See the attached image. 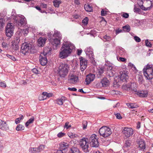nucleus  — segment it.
I'll return each mask as SVG.
<instances>
[{
    "instance_id": "nucleus-1",
    "label": "nucleus",
    "mask_w": 153,
    "mask_h": 153,
    "mask_svg": "<svg viewBox=\"0 0 153 153\" xmlns=\"http://www.w3.org/2000/svg\"><path fill=\"white\" fill-rule=\"evenodd\" d=\"M75 48L74 45L70 42L63 44L59 52V57L62 59L66 58L70 55Z\"/></svg>"
},
{
    "instance_id": "nucleus-2",
    "label": "nucleus",
    "mask_w": 153,
    "mask_h": 153,
    "mask_svg": "<svg viewBox=\"0 0 153 153\" xmlns=\"http://www.w3.org/2000/svg\"><path fill=\"white\" fill-rule=\"evenodd\" d=\"M69 67L70 66L67 63H61L57 71L58 74L61 77H65L68 74Z\"/></svg>"
},
{
    "instance_id": "nucleus-3",
    "label": "nucleus",
    "mask_w": 153,
    "mask_h": 153,
    "mask_svg": "<svg viewBox=\"0 0 153 153\" xmlns=\"http://www.w3.org/2000/svg\"><path fill=\"white\" fill-rule=\"evenodd\" d=\"M143 74L148 79H152L153 78V66L152 65L147 64L143 69Z\"/></svg>"
},
{
    "instance_id": "nucleus-4",
    "label": "nucleus",
    "mask_w": 153,
    "mask_h": 153,
    "mask_svg": "<svg viewBox=\"0 0 153 153\" xmlns=\"http://www.w3.org/2000/svg\"><path fill=\"white\" fill-rule=\"evenodd\" d=\"M99 132L100 136L105 138L109 136L112 134L111 129L105 126L101 128L99 130Z\"/></svg>"
},
{
    "instance_id": "nucleus-5",
    "label": "nucleus",
    "mask_w": 153,
    "mask_h": 153,
    "mask_svg": "<svg viewBox=\"0 0 153 153\" xmlns=\"http://www.w3.org/2000/svg\"><path fill=\"white\" fill-rule=\"evenodd\" d=\"M79 145L84 152H89V143L87 138H83L81 139L79 142Z\"/></svg>"
},
{
    "instance_id": "nucleus-6",
    "label": "nucleus",
    "mask_w": 153,
    "mask_h": 153,
    "mask_svg": "<svg viewBox=\"0 0 153 153\" xmlns=\"http://www.w3.org/2000/svg\"><path fill=\"white\" fill-rule=\"evenodd\" d=\"M14 30V25L12 23H8L7 24L6 29L5 33L6 36L11 37L13 34Z\"/></svg>"
},
{
    "instance_id": "nucleus-7",
    "label": "nucleus",
    "mask_w": 153,
    "mask_h": 153,
    "mask_svg": "<svg viewBox=\"0 0 153 153\" xmlns=\"http://www.w3.org/2000/svg\"><path fill=\"white\" fill-rule=\"evenodd\" d=\"M90 144L92 147H97L99 144L97 136L95 134H92L89 138Z\"/></svg>"
},
{
    "instance_id": "nucleus-8",
    "label": "nucleus",
    "mask_w": 153,
    "mask_h": 153,
    "mask_svg": "<svg viewBox=\"0 0 153 153\" xmlns=\"http://www.w3.org/2000/svg\"><path fill=\"white\" fill-rule=\"evenodd\" d=\"M78 77L76 76L73 72H70L68 76V82L71 84H75L77 82Z\"/></svg>"
},
{
    "instance_id": "nucleus-9",
    "label": "nucleus",
    "mask_w": 153,
    "mask_h": 153,
    "mask_svg": "<svg viewBox=\"0 0 153 153\" xmlns=\"http://www.w3.org/2000/svg\"><path fill=\"white\" fill-rule=\"evenodd\" d=\"M31 45L30 43H24L22 45L21 52L22 54L25 55L28 52L31 48Z\"/></svg>"
},
{
    "instance_id": "nucleus-10",
    "label": "nucleus",
    "mask_w": 153,
    "mask_h": 153,
    "mask_svg": "<svg viewBox=\"0 0 153 153\" xmlns=\"http://www.w3.org/2000/svg\"><path fill=\"white\" fill-rule=\"evenodd\" d=\"M13 18L16 21L18 24L19 26H24L26 24V19L23 16L22 17H20V16H15L13 17Z\"/></svg>"
},
{
    "instance_id": "nucleus-11",
    "label": "nucleus",
    "mask_w": 153,
    "mask_h": 153,
    "mask_svg": "<svg viewBox=\"0 0 153 153\" xmlns=\"http://www.w3.org/2000/svg\"><path fill=\"white\" fill-rule=\"evenodd\" d=\"M124 135L127 138L131 136L133 133V131L131 128L124 127L122 131Z\"/></svg>"
},
{
    "instance_id": "nucleus-12",
    "label": "nucleus",
    "mask_w": 153,
    "mask_h": 153,
    "mask_svg": "<svg viewBox=\"0 0 153 153\" xmlns=\"http://www.w3.org/2000/svg\"><path fill=\"white\" fill-rule=\"evenodd\" d=\"M80 61V68L82 71H84L86 68L87 60L82 57L79 58Z\"/></svg>"
},
{
    "instance_id": "nucleus-13",
    "label": "nucleus",
    "mask_w": 153,
    "mask_h": 153,
    "mask_svg": "<svg viewBox=\"0 0 153 153\" xmlns=\"http://www.w3.org/2000/svg\"><path fill=\"white\" fill-rule=\"evenodd\" d=\"M128 73L127 71L120 72V80L123 82H127L128 79Z\"/></svg>"
},
{
    "instance_id": "nucleus-14",
    "label": "nucleus",
    "mask_w": 153,
    "mask_h": 153,
    "mask_svg": "<svg viewBox=\"0 0 153 153\" xmlns=\"http://www.w3.org/2000/svg\"><path fill=\"white\" fill-rule=\"evenodd\" d=\"M136 85L134 83H130L127 85H123L122 88L125 90H128L131 89V90H134V88L136 87Z\"/></svg>"
},
{
    "instance_id": "nucleus-15",
    "label": "nucleus",
    "mask_w": 153,
    "mask_h": 153,
    "mask_svg": "<svg viewBox=\"0 0 153 153\" xmlns=\"http://www.w3.org/2000/svg\"><path fill=\"white\" fill-rule=\"evenodd\" d=\"M95 78V75L94 74H90L86 76L85 82L87 85L89 84L91 82L93 81Z\"/></svg>"
},
{
    "instance_id": "nucleus-16",
    "label": "nucleus",
    "mask_w": 153,
    "mask_h": 153,
    "mask_svg": "<svg viewBox=\"0 0 153 153\" xmlns=\"http://www.w3.org/2000/svg\"><path fill=\"white\" fill-rule=\"evenodd\" d=\"M39 61L41 64L43 66L45 65L48 61L46 57L43 54H40L39 56Z\"/></svg>"
},
{
    "instance_id": "nucleus-17",
    "label": "nucleus",
    "mask_w": 153,
    "mask_h": 153,
    "mask_svg": "<svg viewBox=\"0 0 153 153\" xmlns=\"http://www.w3.org/2000/svg\"><path fill=\"white\" fill-rule=\"evenodd\" d=\"M0 128L3 131H6L9 129V126L6 122L0 120Z\"/></svg>"
},
{
    "instance_id": "nucleus-18",
    "label": "nucleus",
    "mask_w": 153,
    "mask_h": 153,
    "mask_svg": "<svg viewBox=\"0 0 153 153\" xmlns=\"http://www.w3.org/2000/svg\"><path fill=\"white\" fill-rule=\"evenodd\" d=\"M153 5L152 2L149 0H145L144 1V6L145 10H149L150 9L151 7Z\"/></svg>"
},
{
    "instance_id": "nucleus-19",
    "label": "nucleus",
    "mask_w": 153,
    "mask_h": 153,
    "mask_svg": "<svg viewBox=\"0 0 153 153\" xmlns=\"http://www.w3.org/2000/svg\"><path fill=\"white\" fill-rule=\"evenodd\" d=\"M100 83L103 87H106L109 85L110 82L107 78H105L101 80Z\"/></svg>"
},
{
    "instance_id": "nucleus-20",
    "label": "nucleus",
    "mask_w": 153,
    "mask_h": 153,
    "mask_svg": "<svg viewBox=\"0 0 153 153\" xmlns=\"http://www.w3.org/2000/svg\"><path fill=\"white\" fill-rule=\"evenodd\" d=\"M131 142L129 140H126L123 147V149L125 151H128L131 147Z\"/></svg>"
},
{
    "instance_id": "nucleus-21",
    "label": "nucleus",
    "mask_w": 153,
    "mask_h": 153,
    "mask_svg": "<svg viewBox=\"0 0 153 153\" xmlns=\"http://www.w3.org/2000/svg\"><path fill=\"white\" fill-rule=\"evenodd\" d=\"M137 94L140 97H146L148 95V92L146 91H140L137 92Z\"/></svg>"
},
{
    "instance_id": "nucleus-22",
    "label": "nucleus",
    "mask_w": 153,
    "mask_h": 153,
    "mask_svg": "<svg viewBox=\"0 0 153 153\" xmlns=\"http://www.w3.org/2000/svg\"><path fill=\"white\" fill-rule=\"evenodd\" d=\"M46 40L45 38L40 37L38 40V45L39 46H42L44 45Z\"/></svg>"
},
{
    "instance_id": "nucleus-23",
    "label": "nucleus",
    "mask_w": 153,
    "mask_h": 153,
    "mask_svg": "<svg viewBox=\"0 0 153 153\" xmlns=\"http://www.w3.org/2000/svg\"><path fill=\"white\" fill-rule=\"evenodd\" d=\"M59 145L60 148L64 150L68 147L69 143L68 142H62L60 143Z\"/></svg>"
},
{
    "instance_id": "nucleus-24",
    "label": "nucleus",
    "mask_w": 153,
    "mask_h": 153,
    "mask_svg": "<svg viewBox=\"0 0 153 153\" xmlns=\"http://www.w3.org/2000/svg\"><path fill=\"white\" fill-rule=\"evenodd\" d=\"M51 48L46 47L45 48L43 53L41 54H43L44 56H45L47 54H49L51 53Z\"/></svg>"
},
{
    "instance_id": "nucleus-25",
    "label": "nucleus",
    "mask_w": 153,
    "mask_h": 153,
    "mask_svg": "<svg viewBox=\"0 0 153 153\" xmlns=\"http://www.w3.org/2000/svg\"><path fill=\"white\" fill-rule=\"evenodd\" d=\"M61 39L56 38L53 39L52 44L53 45L56 47L58 45L60 44V41Z\"/></svg>"
},
{
    "instance_id": "nucleus-26",
    "label": "nucleus",
    "mask_w": 153,
    "mask_h": 153,
    "mask_svg": "<svg viewBox=\"0 0 153 153\" xmlns=\"http://www.w3.org/2000/svg\"><path fill=\"white\" fill-rule=\"evenodd\" d=\"M138 144L139 145V147L141 149H145V144L144 141L142 140H140L139 141Z\"/></svg>"
},
{
    "instance_id": "nucleus-27",
    "label": "nucleus",
    "mask_w": 153,
    "mask_h": 153,
    "mask_svg": "<svg viewBox=\"0 0 153 153\" xmlns=\"http://www.w3.org/2000/svg\"><path fill=\"white\" fill-rule=\"evenodd\" d=\"M11 43L10 47L12 49L14 50H17L19 49V46L18 44H16L15 42L13 41L11 42Z\"/></svg>"
},
{
    "instance_id": "nucleus-28",
    "label": "nucleus",
    "mask_w": 153,
    "mask_h": 153,
    "mask_svg": "<svg viewBox=\"0 0 153 153\" xmlns=\"http://www.w3.org/2000/svg\"><path fill=\"white\" fill-rule=\"evenodd\" d=\"M65 100V97H63L60 99H58L56 100L57 103L60 105H62Z\"/></svg>"
},
{
    "instance_id": "nucleus-29",
    "label": "nucleus",
    "mask_w": 153,
    "mask_h": 153,
    "mask_svg": "<svg viewBox=\"0 0 153 153\" xmlns=\"http://www.w3.org/2000/svg\"><path fill=\"white\" fill-rule=\"evenodd\" d=\"M145 0H139L138 1L137 4L140 8L142 10H145V6L143 5L144 4Z\"/></svg>"
},
{
    "instance_id": "nucleus-30",
    "label": "nucleus",
    "mask_w": 153,
    "mask_h": 153,
    "mask_svg": "<svg viewBox=\"0 0 153 153\" xmlns=\"http://www.w3.org/2000/svg\"><path fill=\"white\" fill-rule=\"evenodd\" d=\"M84 8L88 12H91L93 10L92 7L88 4H85L84 5Z\"/></svg>"
},
{
    "instance_id": "nucleus-31",
    "label": "nucleus",
    "mask_w": 153,
    "mask_h": 153,
    "mask_svg": "<svg viewBox=\"0 0 153 153\" xmlns=\"http://www.w3.org/2000/svg\"><path fill=\"white\" fill-rule=\"evenodd\" d=\"M34 120V117H32L25 123V125L26 127H27L30 124L32 123Z\"/></svg>"
},
{
    "instance_id": "nucleus-32",
    "label": "nucleus",
    "mask_w": 153,
    "mask_h": 153,
    "mask_svg": "<svg viewBox=\"0 0 153 153\" xmlns=\"http://www.w3.org/2000/svg\"><path fill=\"white\" fill-rule=\"evenodd\" d=\"M70 153H80L79 149L76 147H72L70 151Z\"/></svg>"
},
{
    "instance_id": "nucleus-33",
    "label": "nucleus",
    "mask_w": 153,
    "mask_h": 153,
    "mask_svg": "<svg viewBox=\"0 0 153 153\" xmlns=\"http://www.w3.org/2000/svg\"><path fill=\"white\" fill-rule=\"evenodd\" d=\"M88 53V54L86 53V55L88 56L90 59L92 60H93L94 59V58L93 50Z\"/></svg>"
},
{
    "instance_id": "nucleus-34",
    "label": "nucleus",
    "mask_w": 153,
    "mask_h": 153,
    "mask_svg": "<svg viewBox=\"0 0 153 153\" xmlns=\"http://www.w3.org/2000/svg\"><path fill=\"white\" fill-rule=\"evenodd\" d=\"M53 36L56 38L62 39L61 35L60 33L57 31L56 30L54 31Z\"/></svg>"
},
{
    "instance_id": "nucleus-35",
    "label": "nucleus",
    "mask_w": 153,
    "mask_h": 153,
    "mask_svg": "<svg viewBox=\"0 0 153 153\" xmlns=\"http://www.w3.org/2000/svg\"><path fill=\"white\" fill-rule=\"evenodd\" d=\"M53 3L55 7H58L61 3V1L60 0H54Z\"/></svg>"
},
{
    "instance_id": "nucleus-36",
    "label": "nucleus",
    "mask_w": 153,
    "mask_h": 153,
    "mask_svg": "<svg viewBox=\"0 0 153 153\" xmlns=\"http://www.w3.org/2000/svg\"><path fill=\"white\" fill-rule=\"evenodd\" d=\"M24 128L25 127L24 126L21 124H19L16 127V131H18L23 130Z\"/></svg>"
},
{
    "instance_id": "nucleus-37",
    "label": "nucleus",
    "mask_w": 153,
    "mask_h": 153,
    "mask_svg": "<svg viewBox=\"0 0 153 153\" xmlns=\"http://www.w3.org/2000/svg\"><path fill=\"white\" fill-rule=\"evenodd\" d=\"M127 106L129 108H136L138 107L137 105L135 103H131L127 104Z\"/></svg>"
},
{
    "instance_id": "nucleus-38",
    "label": "nucleus",
    "mask_w": 153,
    "mask_h": 153,
    "mask_svg": "<svg viewBox=\"0 0 153 153\" xmlns=\"http://www.w3.org/2000/svg\"><path fill=\"white\" fill-rule=\"evenodd\" d=\"M36 148H32L30 147L29 149V152L31 153H36L38 152V151L37 150Z\"/></svg>"
},
{
    "instance_id": "nucleus-39",
    "label": "nucleus",
    "mask_w": 153,
    "mask_h": 153,
    "mask_svg": "<svg viewBox=\"0 0 153 153\" xmlns=\"http://www.w3.org/2000/svg\"><path fill=\"white\" fill-rule=\"evenodd\" d=\"M42 95L44 96H46V97L49 98L52 97L53 95V94L52 93H48L47 92H43L42 93Z\"/></svg>"
},
{
    "instance_id": "nucleus-40",
    "label": "nucleus",
    "mask_w": 153,
    "mask_h": 153,
    "mask_svg": "<svg viewBox=\"0 0 153 153\" xmlns=\"http://www.w3.org/2000/svg\"><path fill=\"white\" fill-rule=\"evenodd\" d=\"M143 81V76L142 75H138V81L140 84L142 83Z\"/></svg>"
},
{
    "instance_id": "nucleus-41",
    "label": "nucleus",
    "mask_w": 153,
    "mask_h": 153,
    "mask_svg": "<svg viewBox=\"0 0 153 153\" xmlns=\"http://www.w3.org/2000/svg\"><path fill=\"white\" fill-rule=\"evenodd\" d=\"M5 21L2 19H0V30H1L3 28L4 24Z\"/></svg>"
},
{
    "instance_id": "nucleus-42",
    "label": "nucleus",
    "mask_w": 153,
    "mask_h": 153,
    "mask_svg": "<svg viewBox=\"0 0 153 153\" xmlns=\"http://www.w3.org/2000/svg\"><path fill=\"white\" fill-rule=\"evenodd\" d=\"M44 148H45L44 145H40V146H39L37 148H36L37 149V150L38 151H37V152H39L42 151L44 149Z\"/></svg>"
},
{
    "instance_id": "nucleus-43",
    "label": "nucleus",
    "mask_w": 153,
    "mask_h": 153,
    "mask_svg": "<svg viewBox=\"0 0 153 153\" xmlns=\"http://www.w3.org/2000/svg\"><path fill=\"white\" fill-rule=\"evenodd\" d=\"M71 126V125L70 124L69 122H66L65 123L64 126V128L66 129H68L70 128Z\"/></svg>"
},
{
    "instance_id": "nucleus-44",
    "label": "nucleus",
    "mask_w": 153,
    "mask_h": 153,
    "mask_svg": "<svg viewBox=\"0 0 153 153\" xmlns=\"http://www.w3.org/2000/svg\"><path fill=\"white\" fill-rule=\"evenodd\" d=\"M120 15L123 18L127 19L129 17V14L128 13L125 12H122L120 14Z\"/></svg>"
},
{
    "instance_id": "nucleus-45",
    "label": "nucleus",
    "mask_w": 153,
    "mask_h": 153,
    "mask_svg": "<svg viewBox=\"0 0 153 153\" xmlns=\"http://www.w3.org/2000/svg\"><path fill=\"white\" fill-rule=\"evenodd\" d=\"M20 41V39L19 36H15L14 40L13 41L15 42L16 44H17L19 45V43Z\"/></svg>"
},
{
    "instance_id": "nucleus-46",
    "label": "nucleus",
    "mask_w": 153,
    "mask_h": 153,
    "mask_svg": "<svg viewBox=\"0 0 153 153\" xmlns=\"http://www.w3.org/2000/svg\"><path fill=\"white\" fill-rule=\"evenodd\" d=\"M104 72V68H100L97 71L98 74L101 75Z\"/></svg>"
},
{
    "instance_id": "nucleus-47",
    "label": "nucleus",
    "mask_w": 153,
    "mask_h": 153,
    "mask_svg": "<svg viewBox=\"0 0 153 153\" xmlns=\"http://www.w3.org/2000/svg\"><path fill=\"white\" fill-rule=\"evenodd\" d=\"M114 114L116 116L117 118V119H121L122 118V117L120 114L119 113H116V112H114Z\"/></svg>"
},
{
    "instance_id": "nucleus-48",
    "label": "nucleus",
    "mask_w": 153,
    "mask_h": 153,
    "mask_svg": "<svg viewBox=\"0 0 153 153\" xmlns=\"http://www.w3.org/2000/svg\"><path fill=\"white\" fill-rule=\"evenodd\" d=\"M88 19L87 17L83 19L82 20V23L85 25H86L88 22Z\"/></svg>"
},
{
    "instance_id": "nucleus-49",
    "label": "nucleus",
    "mask_w": 153,
    "mask_h": 153,
    "mask_svg": "<svg viewBox=\"0 0 153 153\" xmlns=\"http://www.w3.org/2000/svg\"><path fill=\"white\" fill-rule=\"evenodd\" d=\"M108 11L106 10H105L104 9H102L101 11V15L102 16H105L106 15Z\"/></svg>"
},
{
    "instance_id": "nucleus-50",
    "label": "nucleus",
    "mask_w": 153,
    "mask_h": 153,
    "mask_svg": "<svg viewBox=\"0 0 153 153\" xmlns=\"http://www.w3.org/2000/svg\"><path fill=\"white\" fill-rule=\"evenodd\" d=\"M123 28L124 30H126L127 31L129 32L130 30V28L128 25H126L123 27Z\"/></svg>"
},
{
    "instance_id": "nucleus-51",
    "label": "nucleus",
    "mask_w": 153,
    "mask_h": 153,
    "mask_svg": "<svg viewBox=\"0 0 153 153\" xmlns=\"http://www.w3.org/2000/svg\"><path fill=\"white\" fill-rule=\"evenodd\" d=\"M128 66L131 67V68L134 69L135 70H136V67L133 64L131 63H129L128 64Z\"/></svg>"
},
{
    "instance_id": "nucleus-52",
    "label": "nucleus",
    "mask_w": 153,
    "mask_h": 153,
    "mask_svg": "<svg viewBox=\"0 0 153 153\" xmlns=\"http://www.w3.org/2000/svg\"><path fill=\"white\" fill-rule=\"evenodd\" d=\"M145 44L146 46L149 47H152V44L150 42H149L148 40H146L145 41Z\"/></svg>"
},
{
    "instance_id": "nucleus-53",
    "label": "nucleus",
    "mask_w": 153,
    "mask_h": 153,
    "mask_svg": "<svg viewBox=\"0 0 153 153\" xmlns=\"http://www.w3.org/2000/svg\"><path fill=\"white\" fill-rule=\"evenodd\" d=\"M7 56L9 58L11 59L13 61H15L16 60V59L15 58V57L11 55H10L9 54H7Z\"/></svg>"
},
{
    "instance_id": "nucleus-54",
    "label": "nucleus",
    "mask_w": 153,
    "mask_h": 153,
    "mask_svg": "<svg viewBox=\"0 0 153 153\" xmlns=\"http://www.w3.org/2000/svg\"><path fill=\"white\" fill-rule=\"evenodd\" d=\"M6 86V84L4 82H2L0 81V86L5 88Z\"/></svg>"
},
{
    "instance_id": "nucleus-55",
    "label": "nucleus",
    "mask_w": 153,
    "mask_h": 153,
    "mask_svg": "<svg viewBox=\"0 0 153 153\" xmlns=\"http://www.w3.org/2000/svg\"><path fill=\"white\" fill-rule=\"evenodd\" d=\"M134 39L136 42H140L141 41L140 38L137 36H135L134 37Z\"/></svg>"
},
{
    "instance_id": "nucleus-56",
    "label": "nucleus",
    "mask_w": 153,
    "mask_h": 153,
    "mask_svg": "<svg viewBox=\"0 0 153 153\" xmlns=\"http://www.w3.org/2000/svg\"><path fill=\"white\" fill-rule=\"evenodd\" d=\"M103 38L105 41H109L111 40L110 37L109 36H108L107 35L104 36Z\"/></svg>"
},
{
    "instance_id": "nucleus-57",
    "label": "nucleus",
    "mask_w": 153,
    "mask_h": 153,
    "mask_svg": "<svg viewBox=\"0 0 153 153\" xmlns=\"http://www.w3.org/2000/svg\"><path fill=\"white\" fill-rule=\"evenodd\" d=\"M92 50V49L91 48V47H87L85 49V53H87V54H88V52Z\"/></svg>"
},
{
    "instance_id": "nucleus-58",
    "label": "nucleus",
    "mask_w": 153,
    "mask_h": 153,
    "mask_svg": "<svg viewBox=\"0 0 153 153\" xmlns=\"http://www.w3.org/2000/svg\"><path fill=\"white\" fill-rule=\"evenodd\" d=\"M124 49H120L118 51V53L120 55H123L124 54Z\"/></svg>"
},
{
    "instance_id": "nucleus-59",
    "label": "nucleus",
    "mask_w": 153,
    "mask_h": 153,
    "mask_svg": "<svg viewBox=\"0 0 153 153\" xmlns=\"http://www.w3.org/2000/svg\"><path fill=\"white\" fill-rule=\"evenodd\" d=\"M68 136L71 138H73L75 137V135L73 133L71 132H68Z\"/></svg>"
},
{
    "instance_id": "nucleus-60",
    "label": "nucleus",
    "mask_w": 153,
    "mask_h": 153,
    "mask_svg": "<svg viewBox=\"0 0 153 153\" xmlns=\"http://www.w3.org/2000/svg\"><path fill=\"white\" fill-rule=\"evenodd\" d=\"M134 10L135 12L137 13H139L140 12L141 10L139 8L134 7Z\"/></svg>"
},
{
    "instance_id": "nucleus-61",
    "label": "nucleus",
    "mask_w": 153,
    "mask_h": 153,
    "mask_svg": "<svg viewBox=\"0 0 153 153\" xmlns=\"http://www.w3.org/2000/svg\"><path fill=\"white\" fill-rule=\"evenodd\" d=\"M87 123L85 121H83V129H85L86 128Z\"/></svg>"
},
{
    "instance_id": "nucleus-62",
    "label": "nucleus",
    "mask_w": 153,
    "mask_h": 153,
    "mask_svg": "<svg viewBox=\"0 0 153 153\" xmlns=\"http://www.w3.org/2000/svg\"><path fill=\"white\" fill-rule=\"evenodd\" d=\"M65 134L62 132H60L59 133L57 134V136L59 137H62L64 136Z\"/></svg>"
},
{
    "instance_id": "nucleus-63",
    "label": "nucleus",
    "mask_w": 153,
    "mask_h": 153,
    "mask_svg": "<svg viewBox=\"0 0 153 153\" xmlns=\"http://www.w3.org/2000/svg\"><path fill=\"white\" fill-rule=\"evenodd\" d=\"M118 60L119 61H120L121 62H125L126 61V58H124L120 57L119 58Z\"/></svg>"
},
{
    "instance_id": "nucleus-64",
    "label": "nucleus",
    "mask_w": 153,
    "mask_h": 153,
    "mask_svg": "<svg viewBox=\"0 0 153 153\" xmlns=\"http://www.w3.org/2000/svg\"><path fill=\"white\" fill-rule=\"evenodd\" d=\"M45 96L44 95H42H42L39 97V99L40 100H43L44 99H46V98H44V97Z\"/></svg>"
}]
</instances>
